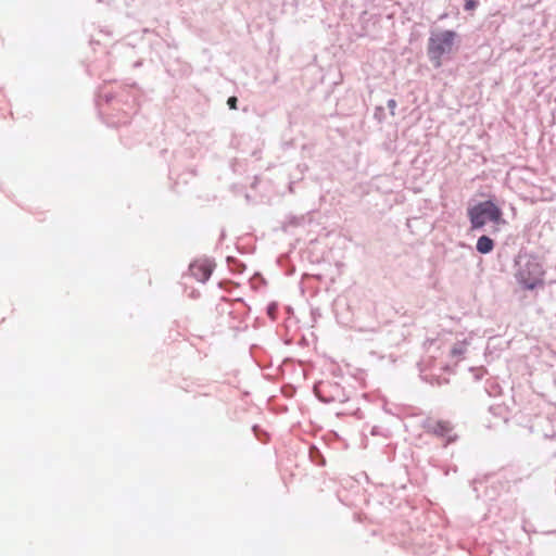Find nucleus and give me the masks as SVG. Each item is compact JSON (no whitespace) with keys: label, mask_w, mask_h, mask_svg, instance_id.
Wrapping results in <instances>:
<instances>
[{"label":"nucleus","mask_w":556,"mask_h":556,"mask_svg":"<svg viewBox=\"0 0 556 556\" xmlns=\"http://www.w3.org/2000/svg\"><path fill=\"white\" fill-rule=\"evenodd\" d=\"M457 34L454 30H443L430 36L428 42V55L434 67L442 65V58L453 51Z\"/></svg>","instance_id":"nucleus-1"},{"label":"nucleus","mask_w":556,"mask_h":556,"mask_svg":"<svg viewBox=\"0 0 556 556\" xmlns=\"http://www.w3.org/2000/svg\"><path fill=\"white\" fill-rule=\"evenodd\" d=\"M502 216V210L492 201H483L468 208L471 229H480L488 222L496 225L503 224Z\"/></svg>","instance_id":"nucleus-2"},{"label":"nucleus","mask_w":556,"mask_h":556,"mask_svg":"<svg viewBox=\"0 0 556 556\" xmlns=\"http://www.w3.org/2000/svg\"><path fill=\"white\" fill-rule=\"evenodd\" d=\"M544 274L542 264L536 258H530L520 267L517 279L526 289L533 290L543 285Z\"/></svg>","instance_id":"nucleus-3"},{"label":"nucleus","mask_w":556,"mask_h":556,"mask_svg":"<svg viewBox=\"0 0 556 556\" xmlns=\"http://www.w3.org/2000/svg\"><path fill=\"white\" fill-rule=\"evenodd\" d=\"M190 271L193 277L200 281H205L212 274L211 267L204 262H194L190 265Z\"/></svg>","instance_id":"nucleus-4"},{"label":"nucleus","mask_w":556,"mask_h":556,"mask_svg":"<svg viewBox=\"0 0 556 556\" xmlns=\"http://www.w3.org/2000/svg\"><path fill=\"white\" fill-rule=\"evenodd\" d=\"M427 429L438 437H445L451 433L453 426L447 420H437L428 424Z\"/></svg>","instance_id":"nucleus-5"},{"label":"nucleus","mask_w":556,"mask_h":556,"mask_svg":"<svg viewBox=\"0 0 556 556\" xmlns=\"http://www.w3.org/2000/svg\"><path fill=\"white\" fill-rule=\"evenodd\" d=\"M476 248L481 254H488L493 250L494 242L488 236H481L477 241Z\"/></svg>","instance_id":"nucleus-6"},{"label":"nucleus","mask_w":556,"mask_h":556,"mask_svg":"<svg viewBox=\"0 0 556 556\" xmlns=\"http://www.w3.org/2000/svg\"><path fill=\"white\" fill-rule=\"evenodd\" d=\"M465 352H466V344L464 342L455 344L451 350V354L454 357H459V356L464 355Z\"/></svg>","instance_id":"nucleus-7"},{"label":"nucleus","mask_w":556,"mask_h":556,"mask_svg":"<svg viewBox=\"0 0 556 556\" xmlns=\"http://www.w3.org/2000/svg\"><path fill=\"white\" fill-rule=\"evenodd\" d=\"M477 5H478L477 0H466L465 1V10H467V11L476 9Z\"/></svg>","instance_id":"nucleus-8"},{"label":"nucleus","mask_w":556,"mask_h":556,"mask_svg":"<svg viewBox=\"0 0 556 556\" xmlns=\"http://www.w3.org/2000/svg\"><path fill=\"white\" fill-rule=\"evenodd\" d=\"M237 102H238V100H237V98H236V97H230V98L228 99V101H227V104L229 105V108H230L231 110H236V109H237Z\"/></svg>","instance_id":"nucleus-9"},{"label":"nucleus","mask_w":556,"mask_h":556,"mask_svg":"<svg viewBox=\"0 0 556 556\" xmlns=\"http://www.w3.org/2000/svg\"><path fill=\"white\" fill-rule=\"evenodd\" d=\"M389 106H390V108L395 106V101H394V100H390V101H389Z\"/></svg>","instance_id":"nucleus-10"}]
</instances>
